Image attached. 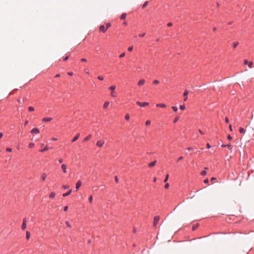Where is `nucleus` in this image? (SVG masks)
Wrapping results in <instances>:
<instances>
[{"mask_svg":"<svg viewBox=\"0 0 254 254\" xmlns=\"http://www.w3.org/2000/svg\"><path fill=\"white\" fill-rule=\"evenodd\" d=\"M136 104L140 107H145L146 106H148L149 105V103L148 102H140L139 101H137L136 102Z\"/></svg>","mask_w":254,"mask_h":254,"instance_id":"f257e3e1","label":"nucleus"},{"mask_svg":"<svg viewBox=\"0 0 254 254\" xmlns=\"http://www.w3.org/2000/svg\"><path fill=\"white\" fill-rule=\"evenodd\" d=\"M160 218L158 216H156L154 218V221H153V225L154 226H156L159 221Z\"/></svg>","mask_w":254,"mask_h":254,"instance_id":"f03ea898","label":"nucleus"},{"mask_svg":"<svg viewBox=\"0 0 254 254\" xmlns=\"http://www.w3.org/2000/svg\"><path fill=\"white\" fill-rule=\"evenodd\" d=\"M244 64H248L250 68H252L253 67V62H249L248 60H245Z\"/></svg>","mask_w":254,"mask_h":254,"instance_id":"7ed1b4c3","label":"nucleus"},{"mask_svg":"<svg viewBox=\"0 0 254 254\" xmlns=\"http://www.w3.org/2000/svg\"><path fill=\"white\" fill-rule=\"evenodd\" d=\"M104 144V141L102 140H98L96 143V145L98 147H101Z\"/></svg>","mask_w":254,"mask_h":254,"instance_id":"20e7f679","label":"nucleus"},{"mask_svg":"<svg viewBox=\"0 0 254 254\" xmlns=\"http://www.w3.org/2000/svg\"><path fill=\"white\" fill-rule=\"evenodd\" d=\"M39 132L40 130L37 127L33 128L30 131L31 133H39Z\"/></svg>","mask_w":254,"mask_h":254,"instance_id":"39448f33","label":"nucleus"},{"mask_svg":"<svg viewBox=\"0 0 254 254\" xmlns=\"http://www.w3.org/2000/svg\"><path fill=\"white\" fill-rule=\"evenodd\" d=\"M61 168H62L63 172L64 173H66L67 165L64 164H63L62 165Z\"/></svg>","mask_w":254,"mask_h":254,"instance_id":"423d86ee","label":"nucleus"},{"mask_svg":"<svg viewBox=\"0 0 254 254\" xmlns=\"http://www.w3.org/2000/svg\"><path fill=\"white\" fill-rule=\"evenodd\" d=\"M26 228V220L25 219H24L23 220V223L21 226V229L23 230H24Z\"/></svg>","mask_w":254,"mask_h":254,"instance_id":"0eeeda50","label":"nucleus"},{"mask_svg":"<svg viewBox=\"0 0 254 254\" xmlns=\"http://www.w3.org/2000/svg\"><path fill=\"white\" fill-rule=\"evenodd\" d=\"M82 185V183L80 181H78L76 184V186H75V188H76V190H77L79 188L81 187Z\"/></svg>","mask_w":254,"mask_h":254,"instance_id":"6e6552de","label":"nucleus"},{"mask_svg":"<svg viewBox=\"0 0 254 254\" xmlns=\"http://www.w3.org/2000/svg\"><path fill=\"white\" fill-rule=\"evenodd\" d=\"M80 136V133H78L76 134V135L73 137V138L72 139L71 142H73L76 141L78 138Z\"/></svg>","mask_w":254,"mask_h":254,"instance_id":"1a4fd4ad","label":"nucleus"},{"mask_svg":"<svg viewBox=\"0 0 254 254\" xmlns=\"http://www.w3.org/2000/svg\"><path fill=\"white\" fill-rule=\"evenodd\" d=\"M145 80L143 79H141L139 80L137 84L138 86H142L145 83Z\"/></svg>","mask_w":254,"mask_h":254,"instance_id":"9d476101","label":"nucleus"},{"mask_svg":"<svg viewBox=\"0 0 254 254\" xmlns=\"http://www.w3.org/2000/svg\"><path fill=\"white\" fill-rule=\"evenodd\" d=\"M53 120L52 118H44L42 119L43 122H47L51 121Z\"/></svg>","mask_w":254,"mask_h":254,"instance_id":"9b49d317","label":"nucleus"},{"mask_svg":"<svg viewBox=\"0 0 254 254\" xmlns=\"http://www.w3.org/2000/svg\"><path fill=\"white\" fill-rule=\"evenodd\" d=\"M72 192V190H69L68 191H67L65 193H64L63 194V196L64 197H66L68 195H69V194H70V193H71Z\"/></svg>","mask_w":254,"mask_h":254,"instance_id":"f8f14e48","label":"nucleus"},{"mask_svg":"<svg viewBox=\"0 0 254 254\" xmlns=\"http://www.w3.org/2000/svg\"><path fill=\"white\" fill-rule=\"evenodd\" d=\"M91 137H92L91 134L88 135L85 138H84L83 141L86 142V141L90 140L91 139Z\"/></svg>","mask_w":254,"mask_h":254,"instance_id":"ddd939ff","label":"nucleus"},{"mask_svg":"<svg viewBox=\"0 0 254 254\" xmlns=\"http://www.w3.org/2000/svg\"><path fill=\"white\" fill-rule=\"evenodd\" d=\"M99 29H100V32H101V31L105 32L106 31V30H105L106 29L104 25H100Z\"/></svg>","mask_w":254,"mask_h":254,"instance_id":"4468645a","label":"nucleus"},{"mask_svg":"<svg viewBox=\"0 0 254 254\" xmlns=\"http://www.w3.org/2000/svg\"><path fill=\"white\" fill-rule=\"evenodd\" d=\"M156 161H153L148 164V166L150 168L156 165Z\"/></svg>","mask_w":254,"mask_h":254,"instance_id":"2eb2a0df","label":"nucleus"},{"mask_svg":"<svg viewBox=\"0 0 254 254\" xmlns=\"http://www.w3.org/2000/svg\"><path fill=\"white\" fill-rule=\"evenodd\" d=\"M109 104L110 102L109 101H106L103 105V108L107 109L108 107Z\"/></svg>","mask_w":254,"mask_h":254,"instance_id":"dca6fc26","label":"nucleus"},{"mask_svg":"<svg viewBox=\"0 0 254 254\" xmlns=\"http://www.w3.org/2000/svg\"><path fill=\"white\" fill-rule=\"evenodd\" d=\"M47 177L46 173H43L41 175V179L43 181H44Z\"/></svg>","mask_w":254,"mask_h":254,"instance_id":"f3484780","label":"nucleus"},{"mask_svg":"<svg viewBox=\"0 0 254 254\" xmlns=\"http://www.w3.org/2000/svg\"><path fill=\"white\" fill-rule=\"evenodd\" d=\"M156 106L157 107L165 108L166 106L164 104H156Z\"/></svg>","mask_w":254,"mask_h":254,"instance_id":"a211bd4d","label":"nucleus"},{"mask_svg":"<svg viewBox=\"0 0 254 254\" xmlns=\"http://www.w3.org/2000/svg\"><path fill=\"white\" fill-rule=\"evenodd\" d=\"M198 226H199L198 224H196L195 225H193L192 227V231H195L198 228Z\"/></svg>","mask_w":254,"mask_h":254,"instance_id":"6ab92c4d","label":"nucleus"},{"mask_svg":"<svg viewBox=\"0 0 254 254\" xmlns=\"http://www.w3.org/2000/svg\"><path fill=\"white\" fill-rule=\"evenodd\" d=\"M111 96L113 97H116L117 96V93L114 91H112L111 93Z\"/></svg>","mask_w":254,"mask_h":254,"instance_id":"aec40b11","label":"nucleus"},{"mask_svg":"<svg viewBox=\"0 0 254 254\" xmlns=\"http://www.w3.org/2000/svg\"><path fill=\"white\" fill-rule=\"evenodd\" d=\"M55 195H56V193L55 192H52L50 193V194L49 195V197L51 198H53L55 196Z\"/></svg>","mask_w":254,"mask_h":254,"instance_id":"412c9836","label":"nucleus"},{"mask_svg":"<svg viewBox=\"0 0 254 254\" xmlns=\"http://www.w3.org/2000/svg\"><path fill=\"white\" fill-rule=\"evenodd\" d=\"M49 149V147H48L47 146H46L43 149L40 150V151L41 152H43L48 150Z\"/></svg>","mask_w":254,"mask_h":254,"instance_id":"4be33fe9","label":"nucleus"},{"mask_svg":"<svg viewBox=\"0 0 254 254\" xmlns=\"http://www.w3.org/2000/svg\"><path fill=\"white\" fill-rule=\"evenodd\" d=\"M126 16H127L126 13H123V14L121 15V19L122 20H124V19H126Z\"/></svg>","mask_w":254,"mask_h":254,"instance_id":"5701e85b","label":"nucleus"},{"mask_svg":"<svg viewBox=\"0 0 254 254\" xmlns=\"http://www.w3.org/2000/svg\"><path fill=\"white\" fill-rule=\"evenodd\" d=\"M116 88V86L114 85H112V86H110L109 88V89L110 90H112V91H114L115 90Z\"/></svg>","mask_w":254,"mask_h":254,"instance_id":"b1692460","label":"nucleus"},{"mask_svg":"<svg viewBox=\"0 0 254 254\" xmlns=\"http://www.w3.org/2000/svg\"><path fill=\"white\" fill-rule=\"evenodd\" d=\"M239 132L241 133H244L245 132V130L244 129V128L241 127L239 128Z\"/></svg>","mask_w":254,"mask_h":254,"instance_id":"393cba45","label":"nucleus"},{"mask_svg":"<svg viewBox=\"0 0 254 254\" xmlns=\"http://www.w3.org/2000/svg\"><path fill=\"white\" fill-rule=\"evenodd\" d=\"M30 237V233L29 232L27 231L26 233V238L27 239H29Z\"/></svg>","mask_w":254,"mask_h":254,"instance_id":"a878e982","label":"nucleus"},{"mask_svg":"<svg viewBox=\"0 0 254 254\" xmlns=\"http://www.w3.org/2000/svg\"><path fill=\"white\" fill-rule=\"evenodd\" d=\"M226 147H227L229 150H231L233 148V146L230 144H226Z\"/></svg>","mask_w":254,"mask_h":254,"instance_id":"bb28decb","label":"nucleus"},{"mask_svg":"<svg viewBox=\"0 0 254 254\" xmlns=\"http://www.w3.org/2000/svg\"><path fill=\"white\" fill-rule=\"evenodd\" d=\"M148 4V1H146L142 5V8H144Z\"/></svg>","mask_w":254,"mask_h":254,"instance_id":"cd10ccee","label":"nucleus"},{"mask_svg":"<svg viewBox=\"0 0 254 254\" xmlns=\"http://www.w3.org/2000/svg\"><path fill=\"white\" fill-rule=\"evenodd\" d=\"M34 143L33 142H30L28 145L29 148H33L34 146Z\"/></svg>","mask_w":254,"mask_h":254,"instance_id":"c85d7f7f","label":"nucleus"},{"mask_svg":"<svg viewBox=\"0 0 254 254\" xmlns=\"http://www.w3.org/2000/svg\"><path fill=\"white\" fill-rule=\"evenodd\" d=\"M186 108V107H185V105L184 104L183 105H180V109L181 110H184Z\"/></svg>","mask_w":254,"mask_h":254,"instance_id":"c756f323","label":"nucleus"},{"mask_svg":"<svg viewBox=\"0 0 254 254\" xmlns=\"http://www.w3.org/2000/svg\"><path fill=\"white\" fill-rule=\"evenodd\" d=\"M130 119V116L128 114H127L125 116V119L127 121L129 120Z\"/></svg>","mask_w":254,"mask_h":254,"instance_id":"7c9ffc66","label":"nucleus"},{"mask_svg":"<svg viewBox=\"0 0 254 254\" xmlns=\"http://www.w3.org/2000/svg\"><path fill=\"white\" fill-rule=\"evenodd\" d=\"M111 26V24L110 23H107L106 25V29L105 30H107Z\"/></svg>","mask_w":254,"mask_h":254,"instance_id":"2f4dec72","label":"nucleus"},{"mask_svg":"<svg viewBox=\"0 0 254 254\" xmlns=\"http://www.w3.org/2000/svg\"><path fill=\"white\" fill-rule=\"evenodd\" d=\"M28 110L29 112H32L34 111V108L33 107L30 106L28 108Z\"/></svg>","mask_w":254,"mask_h":254,"instance_id":"473e14b6","label":"nucleus"},{"mask_svg":"<svg viewBox=\"0 0 254 254\" xmlns=\"http://www.w3.org/2000/svg\"><path fill=\"white\" fill-rule=\"evenodd\" d=\"M188 94H189V92L188 90H186L185 91L183 95L184 97H187V96L188 95Z\"/></svg>","mask_w":254,"mask_h":254,"instance_id":"72a5a7b5","label":"nucleus"},{"mask_svg":"<svg viewBox=\"0 0 254 254\" xmlns=\"http://www.w3.org/2000/svg\"><path fill=\"white\" fill-rule=\"evenodd\" d=\"M179 118H180L179 117L175 118L174 119V121H173V123H176L178 121V120H179Z\"/></svg>","mask_w":254,"mask_h":254,"instance_id":"f704fd0d","label":"nucleus"},{"mask_svg":"<svg viewBox=\"0 0 254 254\" xmlns=\"http://www.w3.org/2000/svg\"><path fill=\"white\" fill-rule=\"evenodd\" d=\"M159 82H160V81L158 80H154L153 81V83L154 84H158L159 83Z\"/></svg>","mask_w":254,"mask_h":254,"instance_id":"c9c22d12","label":"nucleus"},{"mask_svg":"<svg viewBox=\"0 0 254 254\" xmlns=\"http://www.w3.org/2000/svg\"><path fill=\"white\" fill-rule=\"evenodd\" d=\"M207 174V172L206 171L204 170V171H202L201 172V175L202 176H205Z\"/></svg>","mask_w":254,"mask_h":254,"instance_id":"e433bc0d","label":"nucleus"},{"mask_svg":"<svg viewBox=\"0 0 254 254\" xmlns=\"http://www.w3.org/2000/svg\"><path fill=\"white\" fill-rule=\"evenodd\" d=\"M69 55H70V54H69L68 55L66 56L65 58H64L63 59V61H67L69 57Z\"/></svg>","mask_w":254,"mask_h":254,"instance_id":"4c0bfd02","label":"nucleus"},{"mask_svg":"<svg viewBox=\"0 0 254 254\" xmlns=\"http://www.w3.org/2000/svg\"><path fill=\"white\" fill-rule=\"evenodd\" d=\"M169 176V174H167L164 181V182L166 183L168 180Z\"/></svg>","mask_w":254,"mask_h":254,"instance_id":"58836bf2","label":"nucleus"},{"mask_svg":"<svg viewBox=\"0 0 254 254\" xmlns=\"http://www.w3.org/2000/svg\"><path fill=\"white\" fill-rule=\"evenodd\" d=\"M172 109L173 110V111H174V112H177V111H178V108H177V107H175V106H172Z\"/></svg>","mask_w":254,"mask_h":254,"instance_id":"ea45409f","label":"nucleus"},{"mask_svg":"<svg viewBox=\"0 0 254 254\" xmlns=\"http://www.w3.org/2000/svg\"><path fill=\"white\" fill-rule=\"evenodd\" d=\"M239 44V43L238 42H236V43H233V47L234 48H235L237 47V46Z\"/></svg>","mask_w":254,"mask_h":254,"instance_id":"a19ab883","label":"nucleus"},{"mask_svg":"<svg viewBox=\"0 0 254 254\" xmlns=\"http://www.w3.org/2000/svg\"><path fill=\"white\" fill-rule=\"evenodd\" d=\"M89 201L90 203H91L92 202V200H93V197L92 195H90L89 197Z\"/></svg>","mask_w":254,"mask_h":254,"instance_id":"79ce46f5","label":"nucleus"},{"mask_svg":"<svg viewBox=\"0 0 254 254\" xmlns=\"http://www.w3.org/2000/svg\"><path fill=\"white\" fill-rule=\"evenodd\" d=\"M151 124V121H149V120H147L146 122H145V125L146 126H148V125H150Z\"/></svg>","mask_w":254,"mask_h":254,"instance_id":"37998d69","label":"nucleus"},{"mask_svg":"<svg viewBox=\"0 0 254 254\" xmlns=\"http://www.w3.org/2000/svg\"><path fill=\"white\" fill-rule=\"evenodd\" d=\"M97 78L100 80H103L104 79V77L102 76H97Z\"/></svg>","mask_w":254,"mask_h":254,"instance_id":"c03bdc74","label":"nucleus"},{"mask_svg":"<svg viewBox=\"0 0 254 254\" xmlns=\"http://www.w3.org/2000/svg\"><path fill=\"white\" fill-rule=\"evenodd\" d=\"M62 187L64 189H67L69 188V186L67 185H63Z\"/></svg>","mask_w":254,"mask_h":254,"instance_id":"a18cd8bd","label":"nucleus"},{"mask_svg":"<svg viewBox=\"0 0 254 254\" xmlns=\"http://www.w3.org/2000/svg\"><path fill=\"white\" fill-rule=\"evenodd\" d=\"M133 50V47L132 46H130L127 49V50L129 51V52H131Z\"/></svg>","mask_w":254,"mask_h":254,"instance_id":"49530a36","label":"nucleus"},{"mask_svg":"<svg viewBox=\"0 0 254 254\" xmlns=\"http://www.w3.org/2000/svg\"><path fill=\"white\" fill-rule=\"evenodd\" d=\"M65 224H66V225L68 227H71V225H70V224L69 222H68V221H66V222H65Z\"/></svg>","mask_w":254,"mask_h":254,"instance_id":"de8ad7c7","label":"nucleus"},{"mask_svg":"<svg viewBox=\"0 0 254 254\" xmlns=\"http://www.w3.org/2000/svg\"><path fill=\"white\" fill-rule=\"evenodd\" d=\"M125 56V53H123L122 54H121L120 55L119 57H120V58H122L124 57Z\"/></svg>","mask_w":254,"mask_h":254,"instance_id":"09e8293b","label":"nucleus"},{"mask_svg":"<svg viewBox=\"0 0 254 254\" xmlns=\"http://www.w3.org/2000/svg\"><path fill=\"white\" fill-rule=\"evenodd\" d=\"M169 184L168 183H166L164 186V188L167 189L169 188Z\"/></svg>","mask_w":254,"mask_h":254,"instance_id":"8fccbe9b","label":"nucleus"},{"mask_svg":"<svg viewBox=\"0 0 254 254\" xmlns=\"http://www.w3.org/2000/svg\"><path fill=\"white\" fill-rule=\"evenodd\" d=\"M6 150L7 152H11L12 151V149L11 148H7Z\"/></svg>","mask_w":254,"mask_h":254,"instance_id":"3c124183","label":"nucleus"},{"mask_svg":"<svg viewBox=\"0 0 254 254\" xmlns=\"http://www.w3.org/2000/svg\"><path fill=\"white\" fill-rule=\"evenodd\" d=\"M68 209V206H65L64 207V210L66 211Z\"/></svg>","mask_w":254,"mask_h":254,"instance_id":"603ef678","label":"nucleus"},{"mask_svg":"<svg viewBox=\"0 0 254 254\" xmlns=\"http://www.w3.org/2000/svg\"><path fill=\"white\" fill-rule=\"evenodd\" d=\"M81 61L82 62H87V60L86 59H85V58H82L81 59Z\"/></svg>","mask_w":254,"mask_h":254,"instance_id":"864d4df0","label":"nucleus"},{"mask_svg":"<svg viewBox=\"0 0 254 254\" xmlns=\"http://www.w3.org/2000/svg\"><path fill=\"white\" fill-rule=\"evenodd\" d=\"M64 161V160L62 158H60L59 159V162L60 163H62Z\"/></svg>","mask_w":254,"mask_h":254,"instance_id":"5fc2aeb1","label":"nucleus"},{"mask_svg":"<svg viewBox=\"0 0 254 254\" xmlns=\"http://www.w3.org/2000/svg\"><path fill=\"white\" fill-rule=\"evenodd\" d=\"M227 138H228V139H229V140H231V139H232V136H231L230 134H229V135H228V136H227Z\"/></svg>","mask_w":254,"mask_h":254,"instance_id":"6e6d98bb","label":"nucleus"},{"mask_svg":"<svg viewBox=\"0 0 254 254\" xmlns=\"http://www.w3.org/2000/svg\"><path fill=\"white\" fill-rule=\"evenodd\" d=\"M225 120L226 123H228L229 122V119L227 117L225 118Z\"/></svg>","mask_w":254,"mask_h":254,"instance_id":"4d7b16f0","label":"nucleus"},{"mask_svg":"<svg viewBox=\"0 0 254 254\" xmlns=\"http://www.w3.org/2000/svg\"><path fill=\"white\" fill-rule=\"evenodd\" d=\"M206 146H207V148L208 149H209V148H210L211 147V146H210V145L208 143H207Z\"/></svg>","mask_w":254,"mask_h":254,"instance_id":"13d9d810","label":"nucleus"},{"mask_svg":"<svg viewBox=\"0 0 254 254\" xmlns=\"http://www.w3.org/2000/svg\"><path fill=\"white\" fill-rule=\"evenodd\" d=\"M203 182H204V183L205 184H207V183H208L209 180H208V179H205V180H204V181H203Z\"/></svg>","mask_w":254,"mask_h":254,"instance_id":"bf43d9fd","label":"nucleus"},{"mask_svg":"<svg viewBox=\"0 0 254 254\" xmlns=\"http://www.w3.org/2000/svg\"><path fill=\"white\" fill-rule=\"evenodd\" d=\"M183 158V156H181L178 159H177V162L182 160Z\"/></svg>","mask_w":254,"mask_h":254,"instance_id":"052dcab7","label":"nucleus"},{"mask_svg":"<svg viewBox=\"0 0 254 254\" xmlns=\"http://www.w3.org/2000/svg\"><path fill=\"white\" fill-rule=\"evenodd\" d=\"M172 25H173V24L172 22H169L167 24V26L169 27L172 26Z\"/></svg>","mask_w":254,"mask_h":254,"instance_id":"680f3d73","label":"nucleus"},{"mask_svg":"<svg viewBox=\"0 0 254 254\" xmlns=\"http://www.w3.org/2000/svg\"><path fill=\"white\" fill-rule=\"evenodd\" d=\"M198 131L201 134H204V132L201 130L198 129Z\"/></svg>","mask_w":254,"mask_h":254,"instance_id":"e2e57ef3","label":"nucleus"},{"mask_svg":"<svg viewBox=\"0 0 254 254\" xmlns=\"http://www.w3.org/2000/svg\"><path fill=\"white\" fill-rule=\"evenodd\" d=\"M144 35H145V34H144V33H143V34H142L138 35V36H139V37H144Z\"/></svg>","mask_w":254,"mask_h":254,"instance_id":"0e129e2a","label":"nucleus"},{"mask_svg":"<svg viewBox=\"0 0 254 254\" xmlns=\"http://www.w3.org/2000/svg\"><path fill=\"white\" fill-rule=\"evenodd\" d=\"M67 74H68L69 75L71 76V75H73V72H67Z\"/></svg>","mask_w":254,"mask_h":254,"instance_id":"69168bd1","label":"nucleus"},{"mask_svg":"<svg viewBox=\"0 0 254 254\" xmlns=\"http://www.w3.org/2000/svg\"><path fill=\"white\" fill-rule=\"evenodd\" d=\"M52 140L53 141H56V140H58V138H57V137H53V138H52Z\"/></svg>","mask_w":254,"mask_h":254,"instance_id":"338daca9","label":"nucleus"},{"mask_svg":"<svg viewBox=\"0 0 254 254\" xmlns=\"http://www.w3.org/2000/svg\"><path fill=\"white\" fill-rule=\"evenodd\" d=\"M192 149H193V148L192 147H188L187 148V150H189V151L191 150Z\"/></svg>","mask_w":254,"mask_h":254,"instance_id":"774afa93","label":"nucleus"}]
</instances>
